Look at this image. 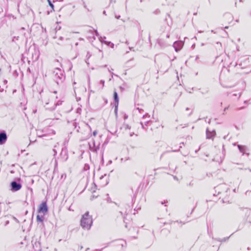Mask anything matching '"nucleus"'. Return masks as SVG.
<instances>
[{"label": "nucleus", "mask_w": 251, "mask_h": 251, "mask_svg": "<svg viewBox=\"0 0 251 251\" xmlns=\"http://www.w3.org/2000/svg\"><path fill=\"white\" fill-rule=\"evenodd\" d=\"M95 34H96V35L97 36H98V37H99V34L97 30H96V31H95Z\"/></svg>", "instance_id": "nucleus-30"}, {"label": "nucleus", "mask_w": 251, "mask_h": 251, "mask_svg": "<svg viewBox=\"0 0 251 251\" xmlns=\"http://www.w3.org/2000/svg\"><path fill=\"white\" fill-rule=\"evenodd\" d=\"M53 93H54V94H56V93H57V91H54V92H53Z\"/></svg>", "instance_id": "nucleus-50"}, {"label": "nucleus", "mask_w": 251, "mask_h": 251, "mask_svg": "<svg viewBox=\"0 0 251 251\" xmlns=\"http://www.w3.org/2000/svg\"><path fill=\"white\" fill-rule=\"evenodd\" d=\"M206 134L207 139L213 140L214 137L216 135V132L215 130L210 131L208 130V129H207L206 131Z\"/></svg>", "instance_id": "nucleus-9"}, {"label": "nucleus", "mask_w": 251, "mask_h": 251, "mask_svg": "<svg viewBox=\"0 0 251 251\" xmlns=\"http://www.w3.org/2000/svg\"><path fill=\"white\" fill-rule=\"evenodd\" d=\"M9 221H6L5 223L4 226H6L9 224Z\"/></svg>", "instance_id": "nucleus-32"}, {"label": "nucleus", "mask_w": 251, "mask_h": 251, "mask_svg": "<svg viewBox=\"0 0 251 251\" xmlns=\"http://www.w3.org/2000/svg\"><path fill=\"white\" fill-rule=\"evenodd\" d=\"M88 82H89V84L90 85V79H89Z\"/></svg>", "instance_id": "nucleus-56"}, {"label": "nucleus", "mask_w": 251, "mask_h": 251, "mask_svg": "<svg viewBox=\"0 0 251 251\" xmlns=\"http://www.w3.org/2000/svg\"><path fill=\"white\" fill-rule=\"evenodd\" d=\"M217 44H218V45H220V46H221V45H222L221 43H220V42H217Z\"/></svg>", "instance_id": "nucleus-37"}, {"label": "nucleus", "mask_w": 251, "mask_h": 251, "mask_svg": "<svg viewBox=\"0 0 251 251\" xmlns=\"http://www.w3.org/2000/svg\"><path fill=\"white\" fill-rule=\"evenodd\" d=\"M93 134L94 136H96V135L97 134V131L96 130H95L93 132Z\"/></svg>", "instance_id": "nucleus-29"}, {"label": "nucleus", "mask_w": 251, "mask_h": 251, "mask_svg": "<svg viewBox=\"0 0 251 251\" xmlns=\"http://www.w3.org/2000/svg\"><path fill=\"white\" fill-rule=\"evenodd\" d=\"M105 176H106V175H104V176H101L100 178V179H102V178H103Z\"/></svg>", "instance_id": "nucleus-40"}, {"label": "nucleus", "mask_w": 251, "mask_h": 251, "mask_svg": "<svg viewBox=\"0 0 251 251\" xmlns=\"http://www.w3.org/2000/svg\"><path fill=\"white\" fill-rule=\"evenodd\" d=\"M28 54L31 56V59L32 61H36L39 57L40 51L38 49L35 47L31 48L29 49Z\"/></svg>", "instance_id": "nucleus-4"}, {"label": "nucleus", "mask_w": 251, "mask_h": 251, "mask_svg": "<svg viewBox=\"0 0 251 251\" xmlns=\"http://www.w3.org/2000/svg\"><path fill=\"white\" fill-rule=\"evenodd\" d=\"M20 180H21V179H20V178H18V181H20Z\"/></svg>", "instance_id": "nucleus-55"}, {"label": "nucleus", "mask_w": 251, "mask_h": 251, "mask_svg": "<svg viewBox=\"0 0 251 251\" xmlns=\"http://www.w3.org/2000/svg\"><path fill=\"white\" fill-rule=\"evenodd\" d=\"M140 124L142 126V127L143 129H145L146 130H147V128L144 126V125L143 124V123L142 122H141L140 123Z\"/></svg>", "instance_id": "nucleus-21"}, {"label": "nucleus", "mask_w": 251, "mask_h": 251, "mask_svg": "<svg viewBox=\"0 0 251 251\" xmlns=\"http://www.w3.org/2000/svg\"><path fill=\"white\" fill-rule=\"evenodd\" d=\"M241 93H239V98L241 96Z\"/></svg>", "instance_id": "nucleus-45"}, {"label": "nucleus", "mask_w": 251, "mask_h": 251, "mask_svg": "<svg viewBox=\"0 0 251 251\" xmlns=\"http://www.w3.org/2000/svg\"><path fill=\"white\" fill-rule=\"evenodd\" d=\"M114 73H111V77L113 78V75H114Z\"/></svg>", "instance_id": "nucleus-41"}, {"label": "nucleus", "mask_w": 251, "mask_h": 251, "mask_svg": "<svg viewBox=\"0 0 251 251\" xmlns=\"http://www.w3.org/2000/svg\"><path fill=\"white\" fill-rule=\"evenodd\" d=\"M222 104H223V103H222V102H221V105L222 106Z\"/></svg>", "instance_id": "nucleus-61"}, {"label": "nucleus", "mask_w": 251, "mask_h": 251, "mask_svg": "<svg viewBox=\"0 0 251 251\" xmlns=\"http://www.w3.org/2000/svg\"><path fill=\"white\" fill-rule=\"evenodd\" d=\"M68 210H69V211H73V210H72V209H71V206H70V207H69V208H68Z\"/></svg>", "instance_id": "nucleus-39"}, {"label": "nucleus", "mask_w": 251, "mask_h": 251, "mask_svg": "<svg viewBox=\"0 0 251 251\" xmlns=\"http://www.w3.org/2000/svg\"><path fill=\"white\" fill-rule=\"evenodd\" d=\"M48 1L49 3V5H50V6L51 7V9H52V10H54V5L53 4L51 3V1L50 0H48Z\"/></svg>", "instance_id": "nucleus-18"}, {"label": "nucleus", "mask_w": 251, "mask_h": 251, "mask_svg": "<svg viewBox=\"0 0 251 251\" xmlns=\"http://www.w3.org/2000/svg\"><path fill=\"white\" fill-rule=\"evenodd\" d=\"M131 127L128 124H124L123 126L120 127L121 130H123L124 131H126L130 129Z\"/></svg>", "instance_id": "nucleus-14"}, {"label": "nucleus", "mask_w": 251, "mask_h": 251, "mask_svg": "<svg viewBox=\"0 0 251 251\" xmlns=\"http://www.w3.org/2000/svg\"><path fill=\"white\" fill-rule=\"evenodd\" d=\"M91 56V55L90 54V53L89 52L87 53V57H88V59Z\"/></svg>", "instance_id": "nucleus-33"}, {"label": "nucleus", "mask_w": 251, "mask_h": 251, "mask_svg": "<svg viewBox=\"0 0 251 251\" xmlns=\"http://www.w3.org/2000/svg\"><path fill=\"white\" fill-rule=\"evenodd\" d=\"M102 251V249H101V250H96V251Z\"/></svg>", "instance_id": "nucleus-44"}, {"label": "nucleus", "mask_w": 251, "mask_h": 251, "mask_svg": "<svg viewBox=\"0 0 251 251\" xmlns=\"http://www.w3.org/2000/svg\"><path fill=\"white\" fill-rule=\"evenodd\" d=\"M83 169L84 171H87L89 169V165L88 164H85Z\"/></svg>", "instance_id": "nucleus-19"}, {"label": "nucleus", "mask_w": 251, "mask_h": 251, "mask_svg": "<svg viewBox=\"0 0 251 251\" xmlns=\"http://www.w3.org/2000/svg\"><path fill=\"white\" fill-rule=\"evenodd\" d=\"M48 207L46 202H42L39 206L38 209L39 213H42L44 214L48 211Z\"/></svg>", "instance_id": "nucleus-6"}, {"label": "nucleus", "mask_w": 251, "mask_h": 251, "mask_svg": "<svg viewBox=\"0 0 251 251\" xmlns=\"http://www.w3.org/2000/svg\"><path fill=\"white\" fill-rule=\"evenodd\" d=\"M63 39V37L62 36H59L58 38V40L60 41H62Z\"/></svg>", "instance_id": "nucleus-31"}, {"label": "nucleus", "mask_w": 251, "mask_h": 251, "mask_svg": "<svg viewBox=\"0 0 251 251\" xmlns=\"http://www.w3.org/2000/svg\"><path fill=\"white\" fill-rule=\"evenodd\" d=\"M57 38V36H54V38Z\"/></svg>", "instance_id": "nucleus-59"}, {"label": "nucleus", "mask_w": 251, "mask_h": 251, "mask_svg": "<svg viewBox=\"0 0 251 251\" xmlns=\"http://www.w3.org/2000/svg\"><path fill=\"white\" fill-rule=\"evenodd\" d=\"M104 83H105L104 80H100L97 86L98 89L99 90H102L104 86Z\"/></svg>", "instance_id": "nucleus-13"}, {"label": "nucleus", "mask_w": 251, "mask_h": 251, "mask_svg": "<svg viewBox=\"0 0 251 251\" xmlns=\"http://www.w3.org/2000/svg\"><path fill=\"white\" fill-rule=\"evenodd\" d=\"M229 237H226V238H224V239H222L221 240H219L220 241H221V242H224V241H226L228 238H229Z\"/></svg>", "instance_id": "nucleus-23"}, {"label": "nucleus", "mask_w": 251, "mask_h": 251, "mask_svg": "<svg viewBox=\"0 0 251 251\" xmlns=\"http://www.w3.org/2000/svg\"><path fill=\"white\" fill-rule=\"evenodd\" d=\"M243 108H244V107H242L241 108H239L238 110H240V109H242Z\"/></svg>", "instance_id": "nucleus-42"}, {"label": "nucleus", "mask_w": 251, "mask_h": 251, "mask_svg": "<svg viewBox=\"0 0 251 251\" xmlns=\"http://www.w3.org/2000/svg\"><path fill=\"white\" fill-rule=\"evenodd\" d=\"M99 40L100 42L101 43H104L105 44H107V45H109L110 44H111V42H106V41H104V39H106V37H101V36H100L99 37Z\"/></svg>", "instance_id": "nucleus-15"}, {"label": "nucleus", "mask_w": 251, "mask_h": 251, "mask_svg": "<svg viewBox=\"0 0 251 251\" xmlns=\"http://www.w3.org/2000/svg\"><path fill=\"white\" fill-rule=\"evenodd\" d=\"M151 122L150 120H148L146 122H145V126H147L148 124Z\"/></svg>", "instance_id": "nucleus-25"}, {"label": "nucleus", "mask_w": 251, "mask_h": 251, "mask_svg": "<svg viewBox=\"0 0 251 251\" xmlns=\"http://www.w3.org/2000/svg\"><path fill=\"white\" fill-rule=\"evenodd\" d=\"M114 100L115 106V112L116 113L117 110L118 103H119V98H118V94H117V92L115 91L114 92Z\"/></svg>", "instance_id": "nucleus-11"}, {"label": "nucleus", "mask_w": 251, "mask_h": 251, "mask_svg": "<svg viewBox=\"0 0 251 251\" xmlns=\"http://www.w3.org/2000/svg\"><path fill=\"white\" fill-rule=\"evenodd\" d=\"M233 95L234 96H237V94H233Z\"/></svg>", "instance_id": "nucleus-43"}, {"label": "nucleus", "mask_w": 251, "mask_h": 251, "mask_svg": "<svg viewBox=\"0 0 251 251\" xmlns=\"http://www.w3.org/2000/svg\"><path fill=\"white\" fill-rule=\"evenodd\" d=\"M228 107H229V106H227V107H226L224 108V112H225L226 110H227V109H228Z\"/></svg>", "instance_id": "nucleus-34"}, {"label": "nucleus", "mask_w": 251, "mask_h": 251, "mask_svg": "<svg viewBox=\"0 0 251 251\" xmlns=\"http://www.w3.org/2000/svg\"><path fill=\"white\" fill-rule=\"evenodd\" d=\"M54 79L57 84L62 83L65 78L64 71L58 68H56L53 71Z\"/></svg>", "instance_id": "nucleus-3"}, {"label": "nucleus", "mask_w": 251, "mask_h": 251, "mask_svg": "<svg viewBox=\"0 0 251 251\" xmlns=\"http://www.w3.org/2000/svg\"><path fill=\"white\" fill-rule=\"evenodd\" d=\"M107 183H108V182H106V183L104 185H105L107 184Z\"/></svg>", "instance_id": "nucleus-54"}, {"label": "nucleus", "mask_w": 251, "mask_h": 251, "mask_svg": "<svg viewBox=\"0 0 251 251\" xmlns=\"http://www.w3.org/2000/svg\"><path fill=\"white\" fill-rule=\"evenodd\" d=\"M134 134V132H132V133H130V136H133V135Z\"/></svg>", "instance_id": "nucleus-38"}, {"label": "nucleus", "mask_w": 251, "mask_h": 251, "mask_svg": "<svg viewBox=\"0 0 251 251\" xmlns=\"http://www.w3.org/2000/svg\"><path fill=\"white\" fill-rule=\"evenodd\" d=\"M44 217L43 216H40L38 215L37 216V222H42L44 220Z\"/></svg>", "instance_id": "nucleus-17"}, {"label": "nucleus", "mask_w": 251, "mask_h": 251, "mask_svg": "<svg viewBox=\"0 0 251 251\" xmlns=\"http://www.w3.org/2000/svg\"><path fill=\"white\" fill-rule=\"evenodd\" d=\"M14 40H16V37H15L13 39V41H14Z\"/></svg>", "instance_id": "nucleus-47"}, {"label": "nucleus", "mask_w": 251, "mask_h": 251, "mask_svg": "<svg viewBox=\"0 0 251 251\" xmlns=\"http://www.w3.org/2000/svg\"><path fill=\"white\" fill-rule=\"evenodd\" d=\"M126 44H128V42H127V41H126Z\"/></svg>", "instance_id": "nucleus-53"}, {"label": "nucleus", "mask_w": 251, "mask_h": 251, "mask_svg": "<svg viewBox=\"0 0 251 251\" xmlns=\"http://www.w3.org/2000/svg\"><path fill=\"white\" fill-rule=\"evenodd\" d=\"M150 117V116L148 114H146L145 115H144L143 116V119H146L147 118H149Z\"/></svg>", "instance_id": "nucleus-20"}, {"label": "nucleus", "mask_w": 251, "mask_h": 251, "mask_svg": "<svg viewBox=\"0 0 251 251\" xmlns=\"http://www.w3.org/2000/svg\"><path fill=\"white\" fill-rule=\"evenodd\" d=\"M121 162H123V160H124V159H123V158H121Z\"/></svg>", "instance_id": "nucleus-51"}, {"label": "nucleus", "mask_w": 251, "mask_h": 251, "mask_svg": "<svg viewBox=\"0 0 251 251\" xmlns=\"http://www.w3.org/2000/svg\"><path fill=\"white\" fill-rule=\"evenodd\" d=\"M237 147L240 151L243 154L246 153V151H248L247 147L245 146L238 145Z\"/></svg>", "instance_id": "nucleus-12"}, {"label": "nucleus", "mask_w": 251, "mask_h": 251, "mask_svg": "<svg viewBox=\"0 0 251 251\" xmlns=\"http://www.w3.org/2000/svg\"><path fill=\"white\" fill-rule=\"evenodd\" d=\"M81 111V109L80 108H77L76 109V113L78 114H80Z\"/></svg>", "instance_id": "nucleus-22"}, {"label": "nucleus", "mask_w": 251, "mask_h": 251, "mask_svg": "<svg viewBox=\"0 0 251 251\" xmlns=\"http://www.w3.org/2000/svg\"><path fill=\"white\" fill-rule=\"evenodd\" d=\"M53 151L54 152V156H55L56 155V154L57 153V151L55 150V149H53Z\"/></svg>", "instance_id": "nucleus-27"}, {"label": "nucleus", "mask_w": 251, "mask_h": 251, "mask_svg": "<svg viewBox=\"0 0 251 251\" xmlns=\"http://www.w3.org/2000/svg\"><path fill=\"white\" fill-rule=\"evenodd\" d=\"M128 118V116L126 114L124 115V119L126 120Z\"/></svg>", "instance_id": "nucleus-35"}, {"label": "nucleus", "mask_w": 251, "mask_h": 251, "mask_svg": "<svg viewBox=\"0 0 251 251\" xmlns=\"http://www.w3.org/2000/svg\"><path fill=\"white\" fill-rule=\"evenodd\" d=\"M225 17L226 19H228L229 20L232 21L233 20V16L230 13H226L225 15Z\"/></svg>", "instance_id": "nucleus-16"}, {"label": "nucleus", "mask_w": 251, "mask_h": 251, "mask_svg": "<svg viewBox=\"0 0 251 251\" xmlns=\"http://www.w3.org/2000/svg\"><path fill=\"white\" fill-rule=\"evenodd\" d=\"M93 224L92 216L89 215L88 211L86 212L82 216L80 220V226L85 230H89Z\"/></svg>", "instance_id": "nucleus-2"}, {"label": "nucleus", "mask_w": 251, "mask_h": 251, "mask_svg": "<svg viewBox=\"0 0 251 251\" xmlns=\"http://www.w3.org/2000/svg\"><path fill=\"white\" fill-rule=\"evenodd\" d=\"M137 109L138 110L139 112L140 113H142V112H143V110L142 109H140L139 108H137Z\"/></svg>", "instance_id": "nucleus-26"}, {"label": "nucleus", "mask_w": 251, "mask_h": 251, "mask_svg": "<svg viewBox=\"0 0 251 251\" xmlns=\"http://www.w3.org/2000/svg\"><path fill=\"white\" fill-rule=\"evenodd\" d=\"M61 177V178H62L63 177H64L65 178L66 177V175L65 174H62Z\"/></svg>", "instance_id": "nucleus-28"}, {"label": "nucleus", "mask_w": 251, "mask_h": 251, "mask_svg": "<svg viewBox=\"0 0 251 251\" xmlns=\"http://www.w3.org/2000/svg\"><path fill=\"white\" fill-rule=\"evenodd\" d=\"M89 146L90 149L93 151H97L99 149L100 144H96L94 141L89 143Z\"/></svg>", "instance_id": "nucleus-8"}, {"label": "nucleus", "mask_w": 251, "mask_h": 251, "mask_svg": "<svg viewBox=\"0 0 251 251\" xmlns=\"http://www.w3.org/2000/svg\"><path fill=\"white\" fill-rule=\"evenodd\" d=\"M11 190L12 192H16L20 190L22 188V185L20 183H18L16 181H13L10 184Z\"/></svg>", "instance_id": "nucleus-5"}, {"label": "nucleus", "mask_w": 251, "mask_h": 251, "mask_svg": "<svg viewBox=\"0 0 251 251\" xmlns=\"http://www.w3.org/2000/svg\"><path fill=\"white\" fill-rule=\"evenodd\" d=\"M50 96V93H46L42 97V100L44 104V107L47 109L50 110H53L57 105H60L62 104V101L58 100L57 102H53L50 100L49 98Z\"/></svg>", "instance_id": "nucleus-1"}, {"label": "nucleus", "mask_w": 251, "mask_h": 251, "mask_svg": "<svg viewBox=\"0 0 251 251\" xmlns=\"http://www.w3.org/2000/svg\"><path fill=\"white\" fill-rule=\"evenodd\" d=\"M184 44V43L182 41H176L174 43V47L176 50V51H178L180 50V49L182 48Z\"/></svg>", "instance_id": "nucleus-7"}, {"label": "nucleus", "mask_w": 251, "mask_h": 251, "mask_svg": "<svg viewBox=\"0 0 251 251\" xmlns=\"http://www.w3.org/2000/svg\"><path fill=\"white\" fill-rule=\"evenodd\" d=\"M14 40H16V37H15L13 39V41H14Z\"/></svg>", "instance_id": "nucleus-46"}, {"label": "nucleus", "mask_w": 251, "mask_h": 251, "mask_svg": "<svg viewBox=\"0 0 251 251\" xmlns=\"http://www.w3.org/2000/svg\"><path fill=\"white\" fill-rule=\"evenodd\" d=\"M120 241L122 242V243H121V245H122V246H124V244H125V245L126 244V243L125 241H123V240H120Z\"/></svg>", "instance_id": "nucleus-24"}, {"label": "nucleus", "mask_w": 251, "mask_h": 251, "mask_svg": "<svg viewBox=\"0 0 251 251\" xmlns=\"http://www.w3.org/2000/svg\"><path fill=\"white\" fill-rule=\"evenodd\" d=\"M189 110V108L187 107V108H186V110Z\"/></svg>", "instance_id": "nucleus-48"}, {"label": "nucleus", "mask_w": 251, "mask_h": 251, "mask_svg": "<svg viewBox=\"0 0 251 251\" xmlns=\"http://www.w3.org/2000/svg\"><path fill=\"white\" fill-rule=\"evenodd\" d=\"M169 37H170V35H167V38H169Z\"/></svg>", "instance_id": "nucleus-49"}, {"label": "nucleus", "mask_w": 251, "mask_h": 251, "mask_svg": "<svg viewBox=\"0 0 251 251\" xmlns=\"http://www.w3.org/2000/svg\"><path fill=\"white\" fill-rule=\"evenodd\" d=\"M115 18H117V19H119L120 18V16L115 15Z\"/></svg>", "instance_id": "nucleus-36"}, {"label": "nucleus", "mask_w": 251, "mask_h": 251, "mask_svg": "<svg viewBox=\"0 0 251 251\" xmlns=\"http://www.w3.org/2000/svg\"><path fill=\"white\" fill-rule=\"evenodd\" d=\"M112 79V77H110V78L109 79V81H110Z\"/></svg>", "instance_id": "nucleus-58"}, {"label": "nucleus", "mask_w": 251, "mask_h": 251, "mask_svg": "<svg viewBox=\"0 0 251 251\" xmlns=\"http://www.w3.org/2000/svg\"><path fill=\"white\" fill-rule=\"evenodd\" d=\"M225 28L226 29H227V28H228V26H226Z\"/></svg>", "instance_id": "nucleus-52"}, {"label": "nucleus", "mask_w": 251, "mask_h": 251, "mask_svg": "<svg viewBox=\"0 0 251 251\" xmlns=\"http://www.w3.org/2000/svg\"><path fill=\"white\" fill-rule=\"evenodd\" d=\"M140 1H142V0H140Z\"/></svg>", "instance_id": "nucleus-62"}, {"label": "nucleus", "mask_w": 251, "mask_h": 251, "mask_svg": "<svg viewBox=\"0 0 251 251\" xmlns=\"http://www.w3.org/2000/svg\"><path fill=\"white\" fill-rule=\"evenodd\" d=\"M7 140V135L5 132L0 133V145L3 144Z\"/></svg>", "instance_id": "nucleus-10"}, {"label": "nucleus", "mask_w": 251, "mask_h": 251, "mask_svg": "<svg viewBox=\"0 0 251 251\" xmlns=\"http://www.w3.org/2000/svg\"><path fill=\"white\" fill-rule=\"evenodd\" d=\"M246 102H247L246 100L244 101V103H246Z\"/></svg>", "instance_id": "nucleus-60"}, {"label": "nucleus", "mask_w": 251, "mask_h": 251, "mask_svg": "<svg viewBox=\"0 0 251 251\" xmlns=\"http://www.w3.org/2000/svg\"><path fill=\"white\" fill-rule=\"evenodd\" d=\"M128 159H129L128 158H126V159L125 160V161H126V160H128Z\"/></svg>", "instance_id": "nucleus-57"}]
</instances>
